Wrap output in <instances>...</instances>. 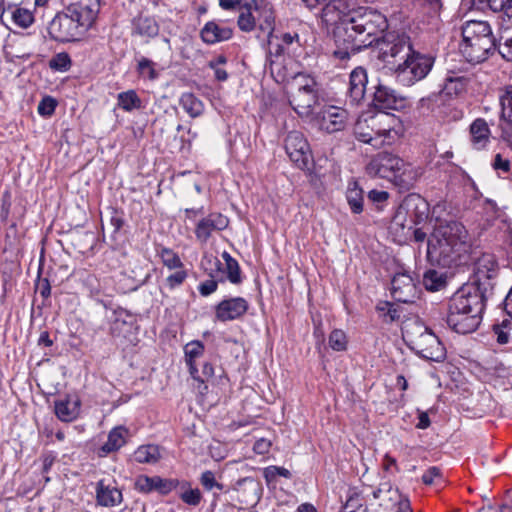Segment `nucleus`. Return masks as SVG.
I'll list each match as a JSON object with an SVG mask.
<instances>
[{
	"instance_id": "1",
	"label": "nucleus",
	"mask_w": 512,
	"mask_h": 512,
	"mask_svg": "<svg viewBox=\"0 0 512 512\" xmlns=\"http://www.w3.org/2000/svg\"><path fill=\"white\" fill-rule=\"evenodd\" d=\"M324 4L321 20L326 25L335 26L333 35L337 48L332 55L340 61L371 46L388 27L386 17L372 8L347 11V0H327Z\"/></svg>"
},
{
	"instance_id": "2",
	"label": "nucleus",
	"mask_w": 512,
	"mask_h": 512,
	"mask_svg": "<svg viewBox=\"0 0 512 512\" xmlns=\"http://www.w3.org/2000/svg\"><path fill=\"white\" fill-rule=\"evenodd\" d=\"M472 249L466 228L457 221L447 222L435 228L428 239L427 255L443 266L466 264Z\"/></svg>"
},
{
	"instance_id": "3",
	"label": "nucleus",
	"mask_w": 512,
	"mask_h": 512,
	"mask_svg": "<svg viewBox=\"0 0 512 512\" xmlns=\"http://www.w3.org/2000/svg\"><path fill=\"white\" fill-rule=\"evenodd\" d=\"M485 302L486 287L463 285L449 301L447 325L460 334L474 332L482 321Z\"/></svg>"
},
{
	"instance_id": "4",
	"label": "nucleus",
	"mask_w": 512,
	"mask_h": 512,
	"mask_svg": "<svg viewBox=\"0 0 512 512\" xmlns=\"http://www.w3.org/2000/svg\"><path fill=\"white\" fill-rule=\"evenodd\" d=\"M354 133L359 141L374 147L391 145L401 135V121L385 112L362 115L355 123Z\"/></svg>"
},
{
	"instance_id": "5",
	"label": "nucleus",
	"mask_w": 512,
	"mask_h": 512,
	"mask_svg": "<svg viewBox=\"0 0 512 512\" xmlns=\"http://www.w3.org/2000/svg\"><path fill=\"white\" fill-rule=\"evenodd\" d=\"M460 52L472 64L485 61L494 53L497 44L488 22L471 20L462 26Z\"/></svg>"
},
{
	"instance_id": "6",
	"label": "nucleus",
	"mask_w": 512,
	"mask_h": 512,
	"mask_svg": "<svg viewBox=\"0 0 512 512\" xmlns=\"http://www.w3.org/2000/svg\"><path fill=\"white\" fill-rule=\"evenodd\" d=\"M369 175L378 176L393 182L402 189L409 190L416 182L419 173L410 164L390 153H380L367 165Z\"/></svg>"
},
{
	"instance_id": "7",
	"label": "nucleus",
	"mask_w": 512,
	"mask_h": 512,
	"mask_svg": "<svg viewBox=\"0 0 512 512\" xmlns=\"http://www.w3.org/2000/svg\"><path fill=\"white\" fill-rule=\"evenodd\" d=\"M427 203L417 195L407 196L397 207L389 230L401 242L410 235L413 226L427 217Z\"/></svg>"
},
{
	"instance_id": "8",
	"label": "nucleus",
	"mask_w": 512,
	"mask_h": 512,
	"mask_svg": "<svg viewBox=\"0 0 512 512\" xmlns=\"http://www.w3.org/2000/svg\"><path fill=\"white\" fill-rule=\"evenodd\" d=\"M319 93L320 85L314 77L297 73L290 84L289 104L299 116L308 117L318 104Z\"/></svg>"
},
{
	"instance_id": "9",
	"label": "nucleus",
	"mask_w": 512,
	"mask_h": 512,
	"mask_svg": "<svg viewBox=\"0 0 512 512\" xmlns=\"http://www.w3.org/2000/svg\"><path fill=\"white\" fill-rule=\"evenodd\" d=\"M434 65V58L430 55L414 51L402 62L394 65L393 72L396 81L411 87L427 77Z\"/></svg>"
},
{
	"instance_id": "10",
	"label": "nucleus",
	"mask_w": 512,
	"mask_h": 512,
	"mask_svg": "<svg viewBox=\"0 0 512 512\" xmlns=\"http://www.w3.org/2000/svg\"><path fill=\"white\" fill-rule=\"evenodd\" d=\"M185 220L194 222V234L200 244H206L215 234L228 227L229 220L226 216L218 212H211L204 215V208H186L184 209Z\"/></svg>"
},
{
	"instance_id": "11",
	"label": "nucleus",
	"mask_w": 512,
	"mask_h": 512,
	"mask_svg": "<svg viewBox=\"0 0 512 512\" xmlns=\"http://www.w3.org/2000/svg\"><path fill=\"white\" fill-rule=\"evenodd\" d=\"M382 33L377 36L373 44H377L380 56L384 62L396 65L414 51L411 39L405 33L390 31L380 38Z\"/></svg>"
},
{
	"instance_id": "12",
	"label": "nucleus",
	"mask_w": 512,
	"mask_h": 512,
	"mask_svg": "<svg viewBox=\"0 0 512 512\" xmlns=\"http://www.w3.org/2000/svg\"><path fill=\"white\" fill-rule=\"evenodd\" d=\"M87 29L67 13L66 9L57 13L48 26L49 36L58 42H74L80 40Z\"/></svg>"
},
{
	"instance_id": "13",
	"label": "nucleus",
	"mask_w": 512,
	"mask_h": 512,
	"mask_svg": "<svg viewBox=\"0 0 512 512\" xmlns=\"http://www.w3.org/2000/svg\"><path fill=\"white\" fill-rule=\"evenodd\" d=\"M284 148L290 160L300 169L308 168L312 152L307 139L299 131H291L284 140Z\"/></svg>"
},
{
	"instance_id": "14",
	"label": "nucleus",
	"mask_w": 512,
	"mask_h": 512,
	"mask_svg": "<svg viewBox=\"0 0 512 512\" xmlns=\"http://www.w3.org/2000/svg\"><path fill=\"white\" fill-rule=\"evenodd\" d=\"M412 349L422 358L440 362L445 358V348L439 338L425 329L416 339L411 340Z\"/></svg>"
},
{
	"instance_id": "15",
	"label": "nucleus",
	"mask_w": 512,
	"mask_h": 512,
	"mask_svg": "<svg viewBox=\"0 0 512 512\" xmlns=\"http://www.w3.org/2000/svg\"><path fill=\"white\" fill-rule=\"evenodd\" d=\"M64 9L83 27L90 30L97 20L100 11V1L71 0Z\"/></svg>"
},
{
	"instance_id": "16",
	"label": "nucleus",
	"mask_w": 512,
	"mask_h": 512,
	"mask_svg": "<svg viewBox=\"0 0 512 512\" xmlns=\"http://www.w3.org/2000/svg\"><path fill=\"white\" fill-rule=\"evenodd\" d=\"M498 273V264L495 256L490 253H483L477 258L474 266V280L470 284H475L486 291L492 288L490 280L496 277Z\"/></svg>"
},
{
	"instance_id": "17",
	"label": "nucleus",
	"mask_w": 512,
	"mask_h": 512,
	"mask_svg": "<svg viewBox=\"0 0 512 512\" xmlns=\"http://www.w3.org/2000/svg\"><path fill=\"white\" fill-rule=\"evenodd\" d=\"M241 9L254 10L258 14V27L268 32L269 38L274 32L275 15L273 6L267 0H242Z\"/></svg>"
},
{
	"instance_id": "18",
	"label": "nucleus",
	"mask_w": 512,
	"mask_h": 512,
	"mask_svg": "<svg viewBox=\"0 0 512 512\" xmlns=\"http://www.w3.org/2000/svg\"><path fill=\"white\" fill-rule=\"evenodd\" d=\"M391 293L402 303H412L418 297V289L412 276L406 272L397 273L392 279Z\"/></svg>"
},
{
	"instance_id": "19",
	"label": "nucleus",
	"mask_w": 512,
	"mask_h": 512,
	"mask_svg": "<svg viewBox=\"0 0 512 512\" xmlns=\"http://www.w3.org/2000/svg\"><path fill=\"white\" fill-rule=\"evenodd\" d=\"M348 120V112L340 107L326 106L318 116V124L321 130L328 133L342 131Z\"/></svg>"
},
{
	"instance_id": "20",
	"label": "nucleus",
	"mask_w": 512,
	"mask_h": 512,
	"mask_svg": "<svg viewBox=\"0 0 512 512\" xmlns=\"http://www.w3.org/2000/svg\"><path fill=\"white\" fill-rule=\"evenodd\" d=\"M178 485L176 478H161L160 476L140 475L135 479V489L141 493H151L157 491L162 495H167L174 491Z\"/></svg>"
},
{
	"instance_id": "21",
	"label": "nucleus",
	"mask_w": 512,
	"mask_h": 512,
	"mask_svg": "<svg viewBox=\"0 0 512 512\" xmlns=\"http://www.w3.org/2000/svg\"><path fill=\"white\" fill-rule=\"evenodd\" d=\"M248 309V302L242 297H235L221 301L216 307V317L222 321H231L244 315Z\"/></svg>"
},
{
	"instance_id": "22",
	"label": "nucleus",
	"mask_w": 512,
	"mask_h": 512,
	"mask_svg": "<svg viewBox=\"0 0 512 512\" xmlns=\"http://www.w3.org/2000/svg\"><path fill=\"white\" fill-rule=\"evenodd\" d=\"M367 73L362 67H356L349 76L347 97L352 105L358 104L363 100L366 92Z\"/></svg>"
},
{
	"instance_id": "23",
	"label": "nucleus",
	"mask_w": 512,
	"mask_h": 512,
	"mask_svg": "<svg viewBox=\"0 0 512 512\" xmlns=\"http://www.w3.org/2000/svg\"><path fill=\"white\" fill-rule=\"evenodd\" d=\"M403 99L398 96L396 91L384 84H378L375 89L373 104L378 109H397L402 104Z\"/></svg>"
},
{
	"instance_id": "24",
	"label": "nucleus",
	"mask_w": 512,
	"mask_h": 512,
	"mask_svg": "<svg viewBox=\"0 0 512 512\" xmlns=\"http://www.w3.org/2000/svg\"><path fill=\"white\" fill-rule=\"evenodd\" d=\"M202 40L209 45L229 40L233 30L214 21L207 22L200 32Z\"/></svg>"
},
{
	"instance_id": "25",
	"label": "nucleus",
	"mask_w": 512,
	"mask_h": 512,
	"mask_svg": "<svg viewBox=\"0 0 512 512\" xmlns=\"http://www.w3.org/2000/svg\"><path fill=\"white\" fill-rule=\"evenodd\" d=\"M96 500L100 506L114 507L122 503L123 495L118 488L106 485L104 480H100L96 485Z\"/></svg>"
},
{
	"instance_id": "26",
	"label": "nucleus",
	"mask_w": 512,
	"mask_h": 512,
	"mask_svg": "<svg viewBox=\"0 0 512 512\" xmlns=\"http://www.w3.org/2000/svg\"><path fill=\"white\" fill-rule=\"evenodd\" d=\"M204 344L199 340L188 342L184 346L185 362L192 377H199L198 360L204 355Z\"/></svg>"
},
{
	"instance_id": "27",
	"label": "nucleus",
	"mask_w": 512,
	"mask_h": 512,
	"mask_svg": "<svg viewBox=\"0 0 512 512\" xmlns=\"http://www.w3.org/2000/svg\"><path fill=\"white\" fill-rule=\"evenodd\" d=\"M471 142L476 150L483 149L489 142L490 129L487 122L477 118L470 125Z\"/></svg>"
},
{
	"instance_id": "28",
	"label": "nucleus",
	"mask_w": 512,
	"mask_h": 512,
	"mask_svg": "<svg viewBox=\"0 0 512 512\" xmlns=\"http://www.w3.org/2000/svg\"><path fill=\"white\" fill-rule=\"evenodd\" d=\"M159 26L154 18L140 15L133 20L132 34L152 38L158 35Z\"/></svg>"
},
{
	"instance_id": "29",
	"label": "nucleus",
	"mask_w": 512,
	"mask_h": 512,
	"mask_svg": "<svg viewBox=\"0 0 512 512\" xmlns=\"http://www.w3.org/2000/svg\"><path fill=\"white\" fill-rule=\"evenodd\" d=\"M373 498L380 499L381 505L390 508L393 505H399L401 500L407 498L402 496L397 488H393L389 483H382L379 488L373 491Z\"/></svg>"
},
{
	"instance_id": "30",
	"label": "nucleus",
	"mask_w": 512,
	"mask_h": 512,
	"mask_svg": "<svg viewBox=\"0 0 512 512\" xmlns=\"http://www.w3.org/2000/svg\"><path fill=\"white\" fill-rule=\"evenodd\" d=\"M80 402L78 399L65 398L55 402V414L64 422H70L79 414Z\"/></svg>"
},
{
	"instance_id": "31",
	"label": "nucleus",
	"mask_w": 512,
	"mask_h": 512,
	"mask_svg": "<svg viewBox=\"0 0 512 512\" xmlns=\"http://www.w3.org/2000/svg\"><path fill=\"white\" fill-rule=\"evenodd\" d=\"M178 497L183 503L196 507L202 501V493L198 488H192L191 483L186 480H179L175 489Z\"/></svg>"
},
{
	"instance_id": "32",
	"label": "nucleus",
	"mask_w": 512,
	"mask_h": 512,
	"mask_svg": "<svg viewBox=\"0 0 512 512\" xmlns=\"http://www.w3.org/2000/svg\"><path fill=\"white\" fill-rule=\"evenodd\" d=\"M4 11H9L13 23L22 29H27L34 23V14L27 8L10 3L4 8Z\"/></svg>"
},
{
	"instance_id": "33",
	"label": "nucleus",
	"mask_w": 512,
	"mask_h": 512,
	"mask_svg": "<svg viewBox=\"0 0 512 512\" xmlns=\"http://www.w3.org/2000/svg\"><path fill=\"white\" fill-rule=\"evenodd\" d=\"M128 429L124 426L113 428L109 434L106 443L102 446L101 450L104 453H111L120 449L128 437Z\"/></svg>"
},
{
	"instance_id": "34",
	"label": "nucleus",
	"mask_w": 512,
	"mask_h": 512,
	"mask_svg": "<svg viewBox=\"0 0 512 512\" xmlns=\"http://www.w3.org/2000/svg\"><path fill=\"white\" fill-rule=\"evenodd\" d=\"M346 199L353 213L360 214L363 211V190L357 181L353 180L348 183Z\"/></svg>"
},
{
	"instance_id": "35",
	"label": "nucleus",
	"mask_w": 512,
	"mask_h": 512,
	"mask_svg": "<svg viewBox=\"0 0 512 512\" xmlns=\"http://www.w3.org/2000/svg\"><path fill=\"white\" fill-rule=\"evenodd\" d=\"M134 459L141 464H156L161 459V452L157 445H142L135 450Z\"/></svg>"
},
{
	"instance_id": "36",
	"label": "nucleus",
	"mask_w": 512,
	"mask_h": 512,
	"mask_svg": "<svg viewBox=\"0 0 512 512\" xmlns=\"http://www.w3.org/2000/svg\"><path fill=\"white\" fill-rule=\"evenodd\" d=\"M473 5L480 10L489 8L493 12H501L512 17V0H472Z\"/></svg>"
},
{
	"instance_id": "37",
	"label": "nucleus",
	"mask_w": 512,
	"mask_h": 512,
	"mask_svg": "<svg viewBox=\"0 0 512 512\" xmlns=\"http://www.w3.org/2000/svg\"><path fill=\"white\" fill-rule=\"evenodd\" d=\"M179 103L186 113L192 118L200 116L204 111L203 102L193 93H183L180 97Z\"/></svg>"
},
{
	"instance_id": "38",
	"label": "nucleus",
	"mask_w": 512,
	"mask_h": 512,
	"mask_svg": "<svg viewBox=\"0 0 512 512\" xmlns=\"http://www.w3.org/2000/svg\"><path fill=\"white\" fill-rule=\"evenodd\" d=\"M117 100L118 106L126 112H131L141 107V100L134 90L119 93Z\"/></svg>"
},
{
	"instance_id": "39",
	"label": "nucleus",
	"mask_w": 512,
	"mask_h": 512,
	"mask_svg": "<svg viewBox=\"0 0 512 512\" xmlns=\"http://www.w3.org/2000/svg\"><path fill=\"white\" fill-rule=\"evenodd\" d=\"M254 10L241 9L237 19V25L243 32H251L255 29L258 22V16L253 14Z\"/></svg>"
},
{
	"instance_id": "40",
	"label": "nucleus",
	"mask_w": 512,
	"mask_h": 512,
	"mask_svg": "<svg viewBox=\"0 0 512 512\" xmlns=\"http://www.w3.org/2000/svg\"><path fill=\"white\" fill-rule=\"evenodd\" d=\"M501 118L509 124H512V85L505 88L500 97Z\"/></svg>"
},
{
	"instance_id": "41",
	"label": "nucleus",
	"mask_w": 512,
	"mask_h": 512,
	"mask_svg": "<svg viewBox=\"0 0 512 512\" xmlns=\"http://www.w3.org/2000/svg\"><path fill=\"white\" fill-rule=\"evenodd\" d=\"M423 284L427 290L438 291L445 285V278L442 273L429 270L424 274Z\"/></svg>"
},
{
	"instance_id": "42",
	"label": "nucleus",
	"mask_w": 512,
	"mask_h": 512,
	"mask_svg": "<svg viewBox=\"0 0 512 512\" xmlns=\"http://www.w3.org/2000/svg\"><path fill=\"white\" fill-rule=\"evenodd\" d=\"M214 375V368L209 362H203L201 371L199 370V377H192L198 383L197 389L200 394H204L208 387L206 382Z\"/></svg>"
},
{
	"instance_id": "43",
	"label": "nucleus",
	"mask_w": 512,
	"mask_h": 512,
	"mask_svg": "<svg viewBox=\"0 0 512 512\" xmlns=\"http://www.w3.org/2000/svg\"><path fill=\"white\" fill-rule=\"evenodd\" d=\"M160 257L164 266L169 269H180L183 268V263L180 257L171 249L162 248L160 251Z\"/></svg>"
},
{
	"instance_id": "44",
	"label": "nucleus",
	"mask_w": 512,
	"mask_h": 512,
	"mask_svg": "<svg viewBox=\"0 0 512 512\" xmlns=\"http://www.w3.org/2000/svg\"><path fill=\"white\" fill-rule=\"evenodd\" d=\"M347 337L344 331L340 329L333 330L329 335V346L334 351H344L347 348Z\"/></svg>"
},
{
	"instance_id": "45",
	"label": "nucleus",
	"mask_w": 512,
	"mask_h": 512,
	"mask_svg": "<svg viewBox=\"0 0 512 512\" xmlns=\"http://www.w3.org/2000/svg\"><path fill=\"white\" fill-rule=\"evenodd\" d=\"M155 64L148 58L142 57L138 61L137 70L142 77L149 80H155L158 77V73L155 70Z\"/></svg>"
},
{
	"instance_id": "46",
	"label": "nucleus",
	"mask_w": 512,
	"mask_h": 512,
	"mask_svg": "<svg viewBox=\"0 0 512 512\" xmlns=\"http://www.w3.org/2000/svg\"><path fill=\"white\" fill-rule=\"evenodd\" d=\"M511 323L510 319H504L501 324L494 325L493 330L499 344H507L509 342Z\"/></svg>"
},
{
	"instance_id": "47",
	"label": "nucleus",
	"mask_w": 512,
	"mask_h": 512,
	"mask_svg": "<svg viewBox=\"0 0 512 512\" xmlns=\"http://www.w3.org/2000/svg\"><path fill=\"white\" fill-rule=\"evenodd\" d=\"M272 38H273V35L269 38V36L267 35V40H268V43H269V50H268V53H267V59H266V62L268 63L269 65V68H270V71L271 73H273L274 71V66L276 65V61L274 60V57L277 58V57H280L283 55L284 53V48L281 44H276V45H273L272 43Z\"/></svg>"
},
{
	"instance_id": "48",
	"label": "nucleus",
	"mask_w": 512,
	"mask_h": 512,
	"mask_svg": "<svg viewBox=\"0 0 512 512\" xmlns=\"http://www.w3.org/2000/svg\"><path fill=\"white\" fill-rule=\"evenodd\" d=\"M200 483L207 491H212L213 489L221 491L224 488L223 485L216 480L214 472L210 470H206L201 474Z\"/></svg>"
},
{
	"instance_id": "49",
	"label": "nucleus",
	"mask_w": 512,
	"mask_h": 512,
	"mask_svg": "<svg viewBox=\"0 0 512 512\" xmlns=\"http://www.w3.org/2000/svg\"><path fill=\"white\" fill-rule=\"evenodd\" d=\"M50 67L58 71H67L71 65L70 56L67 53L56 54L49 63Z\"/></svg>"
},
{
	"instance_id": "50",
	"label": "nucleus",
	"mask_w": 512,
	"mask_h": 512,
	"mask_svg": "<svg viewBox=\"0 0 512 512\" xmlns=\"http://www.w3.org/2000/svg\"><path fill=\"white\" fill-rule=\"evenodd\" d=\"M464 88V84L461 78L459 77H449L446 79L443 90L446 94H458Z\"/></svg>"
},
{
	"instance_id": "51",
	"label": "nucleus",
	"mask_w": 512,
	"mask_h": 512,
	"mask_svg": "<svg viewBox=\"0 0 512 512\" xmlns=\"http://www.w3.org/2000/svg\"><path fill=\"white\" fill-rule=\"evenodd\" d=\"M84 286L89 291V295L92 298H98L102 293L100 283L95 276L89 275L84 280Z\"/></svg>"
},
{
	"instance_id": "52",
	"label": "nucleus",
	"mask_w": 512,
	"mask_h": 512,
	"mask_svg": "<svg viewBox=\"0 0 512 512\" xmlns=\"http://www.w3.org/2000/svg\"><path fill=\"white\" fill-rule=\"evenodd\" d=\"M279 476L290 478L291 473L288 469L279 466H270L265 469V478L267 481H273Z\"/></svg>"
},
{
	"instance_id": "53",
	"label": "nucleus",
	"mask_w": 512,
	"mask_h": 512,
	"mask_svg": "<svg viewBox=\"0 0 512 512\" xmlns=\"http://www.w3.org/2000/svg\"><path fill=\"white\" fill-rule=\"evenodd\" d=\"M56 101L51 97L43 98L38 104V113L42 116H51L56 108Z\"/></svg>"
},
{
	"instance_id": "54",
	"label": "nucleus",
	"mask_w": 512,
	"mask_h": 512,
	"mask_svg": "<svg viewBox=\"0 0 512 512\" xmlns=\"http://www.w3.org/2000/svg\"><path fill=\"white\" fill-rule=\"evenodd\" d=\"M422 481L426 485H431L434 483H443L442 475L440 469L438 467H430L422 476Z\"/></svg>"
},
{
	"instance_id": "55",
	"label": "nucleus",
	"mask_w": 512,
	"mask_h": 512,
	"mask_svg": "<svg viewBox=\"0 0 512 512\" xmlns=\"http://www.w3.org/2000/svg\"><path fill=\"white\" fill-rule=\"evenodd\" d=\"M226 269L227 277L232 283L237 284L241 281L240 268L238 262L235 259L229 260V262L226 264Z\"/></svg>"
},
{
	"instance_id": "56",
	"label": "nucleus",
	"mask_w": 512,
	"mask_h": 512,
	"mask_svg": "<svg viewBox=\"0 0 512 512\" xmlns=\"http://www.w3.org/2000/svg\"><path fill=\"white\" fill-rule=\"evenodd\" d=\"M176 270L177 271L169 275L166 279L167 285L171 289H174L175 287L181 285L187 278V272L185 270H183L182 268Z\"/></svg>"
},
{
	"instance_id": "57",
	"label": "nucleus",
	"mask_w": 512,
	"mask_h": 512,
	"mask_svg": "<svg viewBox=\"0 0 512 512\" xmlns=\"http://www.w3.org/2000/svg\"><path fill=\"white\" fill-rule=\"evenodd\" d=\"M500 55L507 61H512V37H507L503 44L498 46Z\"/></svg>"
},
{
	"instance_id": "58",
	"label": "nucleus",
	"mask_w": 512,
	"mask_h": 512,
	"mask_svg": "<svg viewBox=\"0 0 512 512\" xmlns=\"http://www.w3.org/2000/svg\"><path fill=\"white\" fill-rule=\"evenodd\" d=\"M217 289V281L214 279H208L200 283L198 290L202 296H208L215 292Z\"/></svg>"
},
{
	"instance_id": "59",
	"label": "nucleus",
	"mask_w": 512,
	"mask_h": 512,
	"mask_svg": "<svg viewBox=\"0 0 512 512\" xmlns=\"http://www.w3.org/2000/svg\"><path fill=\"white\" fill-rule=\"evenodd\" d=\"M389 198V193L383 190L373 189L368 192V199L373 203H383Z\"/></svg>"
},
{
	"instance_id": "60",
	"label": "nucleus",
	"mask_w": 512,
	"mask_h": 512,
	"mask_svg": "<svg viewBox=\"0 0 512 512\" xmlns=\"http://www.w3.org/2000/svg\"><path fill=\"white\" fill-rule=\"evenodd\" d=\"M270 446L271 442L269 440L261 438L254 443L253 450L257 454H266L269 451Z\"/></svg>"
},
{
	"instance_id": "61",
	"label": "nucleus",
	"mask_w": 512,
	"mask_h": 512,
	"mask_svg": "<svg viewBox=\"0 0 512 512\" xmlns=\"http://www.w3.org/2000/svg\"><path fill=\"white\" fill-rule=\"evenodd\" d=\"M219 6L224 10H235L236 8L241 9L242 0H218Z\"/></svg>"
},
{
	"instance_id": "62",
	"label": "nucleus",
	"mask_w": 512,
	"mask_h": 512,
	"mask_svg": "<svg viewBox=\"0 0 512 512\" xmlns=\"http://www.w3.org/2000/svg\"><path fill=\"white\" fill-rule=\"evenodd\" d=\"M493 167L496 170H503L507 172L510 168V163L507 159H503L500 154H497L494 159Z\"/></svg>"
},
{
	"instance_id": "63",
	"label": "nucleus",
	"mask_w": 512,
	"mask_h": 512,
	"mask_svg": "<svg viewBox=\"0 0 512 512\" xmlns=\"http://www.w3.org/2000/svg\"><path fill=\"white\" fill-rule=\"evenodd\" d=\"M385 307H387V313L385 314L386 321L393 322L399 318L398 311L393 307L390 303H385Z\"/></svg>"
},
{
	"instance_id": "64",
	"label": "nucleus",
	"mask_w": 512,
	"mask_h": 512,
	"mask_svg": "<svg viewBox=\"0 0 512 512\" xmlns=\"http://www.w3.org/2000/svg\"><path fill=\"white\" fill-rule=\"evenodd\" d=\"M504 310L512 321V289L510 290V292L508 293L504 300Z\"/></svg>"
}]
</instances>
